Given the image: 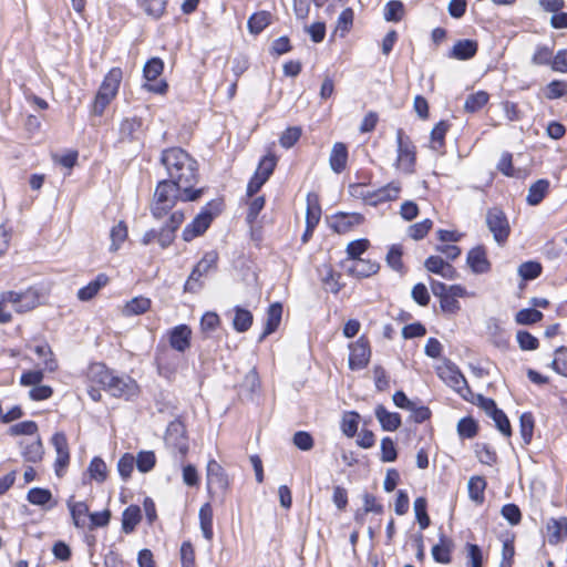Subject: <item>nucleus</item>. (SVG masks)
Segmentation results:
<instances>
[{"label":"nucleus","instance_id":"a878e982","mask_svg":"<svg viewBox=\"0 0 567 567\" xmlns=\"http://www.w3.org/2000/svg\"><path fill=\"white\" fill-rule=\"evenodd\" d=\"M375 417L384 431L393 432L401 425L400 414L389 412L383 405H378L375 408Z\"/></svg>","mask_w":567,"mask_h":567},{"label":"nucleus","instance_id":"9b49d317","mask_svg":"<svg viewBox=\"0 0 567 567\" xmlns=\"http://www.w3.org/2000/svg\"><path fill=\"white\" fill-rule=\"evenodd\" d=\"M349 350V368L351 370H361L368 365L371 350L369 341L364 337H360L355 342L351 343Z\"/></svg>","mask_w":567,"mask_h":567},{"label":"nucleus","instance_id":"603ef678","mask_svg":"<svg viewBox=\"0 0 567 567\" xmlns=\"http://www.w3.org/2000/svg\"><path fill=\"white\" fill-rule=\"evenodd\" d=\"M156 457L152 451H142L135 458L136 467L142 473H147L155 466Z\"/></svg>","mask_w":567,"mask_h":567},{"label":"nucleus","instance_id":"b1692460","mask_svg":"<svg viewBox=\"0 0 567 567\" xmlns=\"http://www.w3.org/2000/svg\"><path fill=\"white\" fill-rule=\"evenodd\" d=\"M478 44L476 41L470 39L460 40L453 45L449 56L456 60H468L476 54Z\"/></svg>","mask_w":567,"mask_h":567},{"label":"nucleus","instance_id":"4be33fe9","mask_svg":"<svg viewBox=\"0 0 567 567\" xmlns=\"http://www.w3.org/2000/svg\"><path fill=\"white\" fill-rule=\"evenodd\" d=\"M467 264L475 274H484L488 271L491 267L486 258V251L482 246L470 250L467 254Z\"/></svg>","mask_w":567,"mask_h":567},{"label":"nucleus","instance_id":"0e129e2a","mask_svg":"<svg viewBox=\"0 0 567 567\" xmlns=\"http://www.w3.org/2000/svg\"><path fill=\"white\" fill-rule=\"evenodd\" d=\"M432 220L426 218L420 223H416L409 227V235L415 239L420 240L425 237L429 230L432 228Z\"/></svg>","mask_w":567,"mask_h":567},{"label":"nucleus","instance_id":"58836bf2","mask_svg":"<svg viewBox=\"0 0 567 567\" xmlns=\"http://www.w3.org/2000/svg\"><path fill=\"white\" fill-rule=\"evenodd\" d=\"M405 8L402 1L391 0L384 6V20L388 22H399L403 19Z\"/></svg>","mask_w":567,"mask_h":567},{"label":"nucleus","instance_id":"338daca9","mask_svg":"<svg viewBox=\"0 0 567 567\" xmlns=\"http://www.w3.org/2000/svg\"><path fill=\"white\" fill-rule=\"evenodd\" d=\"M327 272L326 275L322 277V282L324 285V288L332 292V293H338L341 289V285L339 282V278H340V275H336L331 268L327 267L326 268Z\"/></svg>","mask_w":567,"mask_h":567},{"label":"nucleus","instance_id":"5701e85b","mask_svg":"<svg viewBox=\"0 0 567 567\" xmlns=\"http://www.w3.org/2000/svg\"><path fill=\"white\" fill-rule=\"evenodd\" d=\"M454 548L452 539L447 538L443 533L440 534L439 544L432 547V557L441 564L451 563V553Z\"/></svg>","mask_w":567,"mask_h":567},{"label":"nucleus","instance_id":"864d4df0","mask_svg":"<svg viewBox=\"0 0 567 567\" xmlns=\"http://www.w3.org/2000/svg\"><path fill=\"white\" fill-rule=\"evenodd\" d=\"M327 0H293V11L298 19L305 20L310 13V6L313 2L317 7L322 6Z\"/></svg>","mask_w":567,"mask_h":567},{"label":"nucleus","instance_id":"09e8293b","mask_svg":"<svg viewBox=\"0 0 567 567\" xmlns=\"http://www.w3.org/2000/svg\"><path fill=\"white\" fill-rule=\"evenodd\" d=\"M92 480L102 483L107 477V466L100 457H94L87 468Z\"/></svg>","mask_w":567,"mask_h":567},{"label":"nucleus","instance_id":"c9c22d12","mask_svg":"<svg viewBox=\"0 0 567 567\" xmlns=\"http://www.w3.org/2000/svg\"><path fill=\"white\" fill-rule=\"evenodd\" d=\"M141 509L136 505H131L122 514V529L124 533H132L141 520Z\"/></svg>","mask_w":567,"mask_h":567},{"label":"nucleus","instance_id":"8fccbe9b","mask_svg":"<svg viewBox=\"0 0 567 567\" xmlns=\"http://www.w3.org/2000/svg\"><path fill=\"white\" fill-rule=\"evenodd\" d=\"M543 317L544 316L539 310L534 309V308H526V309L519 310L515 315V321L518 324H533V323L540 321L543 319Z\"/></svg>","mask_w":567,"mask_h":567},{"label":"nucleus","instance_id":"f704fd0d","mask_svg":"<svg viewBox=\"0 0 567 567\" xmlns=\"http://www.w3.org/2000/svg\"><path fill=\"white\" fill-rule=\"evenodd\" d=\"M486 481L482 476H472L467 483L468 496L476 504H483L485 496Z\"/></svg>","mask_w":567,"mask_h":567},{"label":"nucleus","instance_id":"680f3d73","mask_svg":"<svg viewBox=\"0 0 567 567\" xmlns=\"http://www.w3.org/2000/svg\"><path fill=\"white\" fill-rule=\"evenodd\" d=\"M301 136V128L298 126L288 127L280 136V145L285 148L292 147Z\"/></svg>","mask_w":567,"mask_h":567},{"label":"nucleus","instance_id":"7ed1b4c3","mask_svg":"<svg viewBox=\"0 0 567 567\" xmlns=\"http://www.w3.org/2000/svg\"><path fill=\"white\" fill-rule=\"evenodd\" d=\"M184 197L182 188L174 182L161 181L156 186L151 204L152 215L157 219L162 218L175 206L177 200L187 202Z\"/></svg>","mask_w":567,"mask_h":567},{"label":"nucleus","instance_id":"2eb2a0df","mask_svg":"<svg viewBox=\"0 0 567 567\" xmlns=\"http://www.w3.org/2000/svg\"><path fill=\"white\" fill-rule=\"evenodd\" d=\"M213 218L214 215L207 209H204L202 213H199L194 218V220L183 230L184 240L189 241L195 237L204 234L213 221Z\"/></svg>","mask_w":567,"mask_h":567},{"label":"nucleus","instance_id":"6ab92c4d","mask_svg":"<svg viewBox=\"0 0 567 567\" xmlns=\"http://www.w3.org/2000/svg\"><path fill=\"white\" fill-rule=\"evenodd\" d=\"M401 185L398 182H391L388 185L373 190L370 195L369 205L377 206L381 203L394 200L399 197Z\"/></svg>","mask_w":567,"mask_h":567},{"label":"nucleus","instance_id":"bf43d9fd","mask_svg":"<svg viewBox=\"0 0 567 567\" xmlns=\"http://www.w3.org/2000/svg\"><path fill=\"white\" fill-rule=\"evenodd\" d=\"M135 466V457L125 453L117 462V471L123 480L130 478Z\"/></svg>","mask_w":567,"mask_h":567},{"label":"nucleus","instance_id":"ddd939ff","mask_svg":"<svg viewBox=\"0 0 567 567\" xmlns=\"http://www.w3.org/2000/svg\"><path fill=\"white\" fill-rule=\"evenodd\" d=\"M207 488L213 491H225L228 486V480L224 468L215 460H209L206 468Z\"/></svg>","mask_w":567,"mask_h":567},{"label":"nucleus","instance_id":"9d476101","mask_svg":"<svg viewBox=\"0 0 567 567\" xmlns=\"http://www.w3.org/2000/svg\"><path fill=\"white\" fill-rule=\"evenodd\" d=\"M164 63L159 58H152L146 62L143 69L144 78L147 83L144 84V89L148 92L163 94L167 90V83L165 81H159L157 83H152L157 79L158 75L163 72Z\"/></svg>","mask_w":567,"mask_h":567},{"label":"nucleus","instance_id":"c85d7f7f","mask_svg":"<svg viewBox=\"0 0 567 567\" xmlns=\"http://www.w3.org/2000/svg\"><path fill=\"white\" fill-rule=\"evenodd\" d=\"M547 534L549 544L556 545L561 542L563 538L567 535V518H551L547 523Z\"/></svg>","mask_w":567,"mask_h":567},{"label":"nucleus","instance_id":"f3484780","mask_svg":"<svg viewBox=\"0 0 567 567\" xmlns=\"http://www.w3.org/2000/svg\"><path fill=\"white\" fill-rule=\"evenodd\" d=\"M362 221L363 216L359 213H339L331 218L330 226L338 234H347Z\"/></svg>","mask_w":567,"mask_h":567},{"label":"nucleus","instance_id":"7c9ffc66","mask_svg":"<svg viewBox=\"0 0 567 567\" xmlns=\"http://www.w3.org/2000/svg\"><path fill=\"white\" fill-rule=\"evenodd\" d=\"M152 301L150 298L138 296L125 303L122 313L126 317L143 315L151 308Z\"/></svg>","mask_w":567,"mask_h":567},{"label":"nucleus","instance_id":"dca6fc26","mask_svg":"<svg viewBox=\"0 0 567 567\" xmlns=\"http://www.w3.org/2000/svg\"><path fill=\"white\" fill-rule=\"evenodd\" d=\"M485 326L488 341L498 349H506L508 347L509 337L502 327L501 321L492 317L486 320Z\"/></svg>","mask_w":567,"mask_h":567},{"label":"nucleus","instance_id":"052dcab7","mask_svg":"<svg viewBox=\"0 0 567 567\" xmlns=\"http://www.w3.org/2000/svg\"><path fill=\"white\" fill-rule=\"evenodd\" d=\"M352 23L353 10L351 8H347L338 17L336 32L340 31V35L343 37L350 30Z\"/></svg>","mask_w":567,"mask_h":567},{"label":"nucleus","instance_id":"bb28decb","mask_svg":"<svg viewBox=\"0 0 567 567\" xmlns=\"http://www.w3.org/2000/svg\"><path fill=\"white\" fill-rule=\"evenodd\" d=\"M107 282L109 277L105 274H99L94 280L90 281L78 291V298L81 301H90L103 287L107 285Z\"/></svg>","mask_w":567,"mask_h":567},{"label":"nucleus","instance_id":"4c0bfd02","mask_svg":"<svg viewBox=\"0 0 567 567\" xmlns=\"http://www.w3.org/2000/svg\"><path fill=\"white\" fill-rule=\"evenodd\" d=\"M235 317L233 319L234 329L238 332L247 331L252 324V315L249 310L239 306L235 307Z\"/></svg>","mask_w":567,"mask_h":567},{"label":"nucleus","instance_id":"79ce46f5","mask_svg":"<svg viewBox=\"0 0 567 567\" xmlns=\"http://www.w3.org/2000/svg\"><path fill=\"white\" fill-rule=\"evenodd\" d=\"M276 165L277 157L274 154H268L260 159L255 175L266 183L271 176Z\"/></svg>","mask_w":567,"mask_h":567},{"label":"nucleus","instance_id":"473e14b6","mask_svg":"<svg viewBox=\"0 0 567 567\" xmlns=\"http://www.w3.org/2000/svg\"><path fill=\"white\" fill-rule=\"evenodd\" d=\"M27 499L32 505L52 508L55 503L52 502V493L47 488L33 487L27 494Z\"/></svg>","mask_w":567,"mask_h":567},{"label":"nucleus","instance_id":"c03bdc74","mask_svg":"<svg viewBox=\"0 0 567 567\" xmlns=\"http://www.w3.org/2000/svg\"><path fill=\"white\" fill-rule=\"evenodd\" d=\"M111 251H117L121 245L126 240L127 238V226L124 221H118L115 226L111 229Z\"/></svg>","mask_w":567,"mask_h":567},{"label":"nucleus","instance_id":"a18cd8bd","mask_svg":"<svg viewBox=\"0 0 567 567\" xmlns=\"http://www.w3.org/2000/svg\"><path fill=\"white\" fill-rule=\"evenodd\" d=\"M34 352L37 353V355L39 358L43 359V365L48 371L52 372V371L56 370L58 362L53 358V353H52V350L49 344L43 343V344L35 346Z\"/></svg>","mask_w":567,"mask_h":567},{"label":"nucleus","instance_id":"4468645a","mask_svg":"<svg viewBox=\"0 0 567 567\" xmlns=\"http://www.w3.org/2000/svg\"><path fill=\"white\" fill-rule=\"evenodd\" d=\"M159 375L166 379L172 378L178 369L179 358L168 349L157 350L155 357Z\"/></svg>","mask_w":567,"mask_h":567},{"label":"nucleus","instance_id":"c756f323","mask_svg":"<svg viewBox=\"0 0 567 567\" xmlns=\"http://www.w3.org/2000/svg\"><path fill=\"white\" fill-rule=\"evenodd\" d=\"M198 516H199V525H200V530L203 533V536L206 540L210 542L214 537V532H213L214 513H213L212 505L209 503H205L199 508Z\"/></svg>","mask_w":567,"mask_h":567},{"label":"nucleus","instance_id":"de8ad7c7","mask_svg":"<svg viewBox=\"0 0 567 567\" xmlns=\"http://www.w3.org/2000/svg\"><path fill=\"white\" fill-rule=\"evenodd\" d=\"M449 130V124L445 121L439 122L431 132V147L434 151H440L444 146L445 134Z\"/></svg>","mask_w":567,"mask_h":567},{"label":"nucleus","instance_id":"f8f14e48","mask_svg":"<svg viewBox=\"0 0 567 567\" xmlns=\"http://www.w3.org/2000/svg\"><path fill=\"white\" fill-rule=\"evenodd\" d=\"M165 443L173 451H177L182 456L188 452V441L185 435V429L181 423H171L165 435Z\"/></svg>","mask_w":567,"mask_h":567},{"label":"nucleus","instance_id":"a211bd4d","mask_svg":"<svg viewBox=\"0 0 567 567\" xmlns=\"http://www.w3.org/2000/svg\"><path fill=\"white\" fill-rule=\"evenodd\" d=\"M190 337L192 330L188 326H176L169 331V344L174 350L183 353L190 347Z\"/></svg>","mask_w":567,"mask_h":567},{"label":"nucleus","instance_id":"4d7b16f0","mask_svg":"<svg viewBox=\"0 0 567 567\" xmlns=\"http://www.w3.org/2000/svg\"><path fill=\"white\" fill-rule=\"evenodd\" d=\"M542 272V265L536 261L523 262L518 268L519 276L525 280H533Z\"/></svg>","mask_w":567,"mask_h":567},{"label":"nucleus","instance_id":"69168bd1","mask_svg":"<svg viewBox=\"0 0 567 567\" xmlns=\"http://www.w3.org/2000/svg\"><path fill=\"white\" fill-rule=\"evenodd\" d=\"M501 514L511 525H517L522 519L519 507L512 503L504 505L501 509Z\"/></svg>","mask_w":567,"mask_h":567},{"label":"nucleus","instance_id":"ea45409f","mask_svg":"<svg viewBox=\"0 0 567 567\" xmlns=\"http://www.w3.org/2000/svg\"><path fill=\"white\" fill-rule=\"evenodd\" d=\"M270 21L271 14L267 11L254 13L248 19V30L252 34H259L265 28H267L270 24Z\"/></svg>","mask_w":567,"mask_h":567},{"label":"nucleus","instance_id":"e433bc0d","mask_svg":"<svg viewBox=\"0 0 567 567\" xmlns=\"http://www.w3.org/2000/svg\"><path fill=\"white\" fill-rule=\"evenodd\" d=\"M548 188L549 182L547 179H538L528 189L527 203L532 206L538 205L544 199Z\"/></svg>","mask_w":567,"mask_h":567},{"label":"nucleus","instance_id":"cd10ccee","mask_svg":"<svg viewBox=\"0 0 567 567\" xmlns=\"http://www.w3.org/2000/svg\"><path fill=\"white\" fill-rule=\"evenodd\" d=\"M282 316V306L279 302L270 305L267 311V319L264 332L259 337V341H262L267 336L272 333L279 326Z\"/></svg>","mask_w":567,"mask_h":567},{"label":"nucleus","instance_id":"37998d69","mask_svg":"<svg viewBox=\"0 0 567 567\" xmlns=\"http://www.w3.org/2000/svg\"><path fill=\"white\" fill-rule=\"evenodd\" d=\"M22 455L25 461L31 463H37L41 461L43 456V447L40 440H32L30 442H25L22 447Z\"/></svg>","mask_w":567,"mask_h":567},{"label":"nucleus","instance_id":"6e6d98bb","mask_svg":"<svg viewBox=\"0 0 567 567\" xmlns=\"http://www.w3.org/2000/svg\"><path fill=\"white\" fill-rule=\"evenodd\" d=\"M402 248L398 245L391 246L386 254V264L395 271L403 272Z\"/></svg>","mask_w":567,"mask_h":567},{"label":"nucleus","instance_id":"aec40b11","mask_svg":"<svg viewBox=\"0 0 567 567\" xmlns=\"http://www.w3.org/2000/svg\"><path fill=\"white\" fill-rule=\"evenodd\" d=\"M52 444L56 452L55 466L56 473L60 475L59 468H63L69 464L70 452L69 444L64 433L59 432L52 436Z\"/></svg>","mask_w":567,"mask_h":567},{"label":"nucleus","instance_id":"f03ea898","mask_svg":"<svg viewBox=\"0 0 567 567\" xmlns=\"http://www.w3.org/2000/svg\"><path fill=\"white\" fill-rule=\"evenodd\" d=\"M87 378L92 383L101 385L115 398L131 399L138 392V385L128 375H114L104 364L95 363L89 368Z\"/></svg>","mask_w":567,"mask_h":567},{"label":"nucleus","instance_id":"72a5a7b5","mask_svg":"<svg viewBox=\"0 0 567 567\" xmlns=\"http://www.w3.org/2000/svg\"><path fill=\"white\" fill-rule=\"evenodd\" d=\"M321 217V208L317 202V198L309 194L307 196V214H306V224L307 230L313 231L315 227L318 225Z\"/></svg>","mask_w":567,"mask_h":567},{"label":"nucleus","instance_id":"a19ab883","mask_svg":"<svg viewBox=\"0 0 567 567\" xmlns=\"http://www.w3.org/2000/svg\"><path fill=\"white\" fill-rule=\"evenodd\" d=\"M489 95L485 91H477L476 93L470 94L464 103V110L468 113H475L487 104Z\"/></svg>","mask_w":567,"mask_h":567},{"label":"nucleus","instance_id":"20e7f679","mask_svg":"<svg viewBox=\"0 0 567 567\" xmlns=\"http://www.w3.org/2000/svg\"><path fill=\"white\" fill-rule=\"evenodd\" d=\"M122 75L123 73L120 68H113L104 76L93 102V114L102 115L106 106L116 96Z\"/></svg>","mask_w":567,"mask_h":567},{"label":"nucleus","instance_id":"774afa93","mask_svg":"<svg viewBox=\"0 0 567 567\" xmlns=\"http://www.w3.org/2000/svg\"><path fill=\"white\" fill-rule=\"evenodd\" d=\"M182 567H195V551L189 542H184L181 546Z\"/></svg>","mask_w":567,"mask_h":567},{"label":"nucleus","instance_id":"393cba45","mask_svg":"<svg viewBox=\"0 0 567 567\" xmlns=\"http://www.w3.org/2000/svg\"><path fill=\"white\" fill-rule=\"evenodd\" d=\"M348 162V150L347 146L341 143H334L330 153L329 157V164L331 169L340 174L342 171H344Z\"/></svg>","mask_w":567,"mask_h":567},{"label":"nucleus","instance_id":"49530a36","mask_svg":"<svg viewBox=\"0 0 567 567\" xmlns=\"http://www.w3.org/2000/svg\"><path fill=\"white\" fill-rule=\"evenodd\" d=\"M519 433L524 444H529L534 433V417L532 413H523L519 417Z\"/></svg>","mask_w":567,"mask_h":567},{"label":"nucleus","instance_id":"1a4fd4ad","mask_svg":"<svg viewBox=\"0 0 567 567\" xmlns=\"http://www.w3.org/2000/svg\"><path fill=\"white\" fill-rule=\"evenodd\" d=\"M2 298L4 301H9L19 313L30 311L40 303V296L34 289L23 292L7 291L2 293Z\"/></svg>","mask_w":567,"mask_h":567},{"label":"nucleus","instance_id":"0eeeda50","mask_svg":"<svg viewBox=\"0 0 567 567\" xmlns=\"http://www.w3.org/2000/svg\"><path fill=\"white\" fill-rule=\"evenodd\" d=\"M486 225L497 244L502 245L507 240L511 227L503 210L498 208L488 209L486 214Z\"/></svg>","mask_w":567,"mask_h":567},{"label":"nucleus","instance_id":"f257e3e1","mask_svg":"<svg viewBox=\"0 0 567 567\" xmlns=\"http://www.w3.org/2000/svg\"><path fill=\"white\" fill-rule=\"evenodd\" d=\"M161 162L168 174V181L182 188L186 200H197L203 195V188H194L198 181V164L187 152L179 147L165 150Z\"/></svg>","mask_w":567,"mask_h":567},{"label":"nucleus","instance_id":"5fc2aeb1","mask_svg":"<svg viewBox=\"0 0 567 567\" xmlns=\"http://www.w3.org/2000/svg\"><path fill=\"white\" fill-rule=\"evenodd\" d=\"M414 512L417 523L421 529H425L430 525V517L426 513V499L424 497H417L414 501Z\"/></svg>","mask_w":567,"mask_h":567},{"label":"nucleus","instance_id":"e2e57ef3","mask_svg":"<svg viewBox=\"0 0 567 567\" xmlns=\"http://www.w3.org/2000/svg\"><path fill=\"white\" fill-rule=\"evenodd\" d=\"M359 423V414L355 412L347 413L342 420V432L348 436L352 437L357 433Z\"/></svg>","mask_w":567,"mask_h":567},{"label":"nucleus","instance_id":"13d9d810","mask_svg":"<svg viewBox=\"0 0 567 567\" xmlns=\"http://www.w3.org/2000/svg\"><path fill=\"white\" fill-rule=\"evenodd\" d=\"M457 433L461 437L472 439L477 433V423L472 417H463L457 423Z\"/></svg>","mask_w":567,"mask_h":567},{"label":"nucleus","instance_id":"412c9836","mask_svg":"<svg viewBox=\"0 0 567 567\" xmlns=\"http://www.w3.org/2000/svg\"><path fill=\"white\" fill-rule=\"evenodd\" d=\"M379 269L380 265L377 261L359 258L354 261H351V265L347 268V271L353 277L367 278L375 275Z\"/></svg>","mask_w":567,"mask_h":567},{"label":"nucleus","instance_id":"39448f33","mask_svg":"<svg viewBox=\"0 0 567 567\" xmlns=\"http://www.w3.org/2000/svg\"><path fill=\"white\" fill-rule=\"evenodd\" d=\"M415 163L416 147L404 131L399 128L396 131V159L394 165L401 173L410 175L414 173Z\"/></svg>","mask_w":567,"mask_h":567},{"label":"nucleus","instance_id":"6e6552de","mask_svg":"<svg viewBox=\"0 0 567 567\" xmlns=\"http://www.w3.org/2000/svg\"><path fill=\"white\" fill-rule=\"evenodd\" d=\"M217 256L214 252L206 254L194 267L185 282V291L196 292L202 288L200 278L207 275L215 266Z\"/></svg>","mask_w":567,"mask_h":567},{"label":"nucleus","instance_id":"2f4dec72","mask_svg":"<svg viewBox=\"0 0 567 567\" xmlns=\"http://www.w3.org/2000/svg\"><path fill=\"white\" fill-rule=\"evenodd\" d=\"M66 504L70 509L73 524L76 527H84L86 524V517H90L89 506L84 502H74L73 497L68 499Z\"/></svg>","mask_w":567,"mask_h":567},{"label":"nucleus","instance_id":"423d86ee","mask_svg":"<svg viewBox=\"0 0 567 567\" xmlns=\"http://www.w3.org/2000/svg\"><path fill=\"white\" fill-rule=\"evenodd\" d=\"M437 375L464 400L472 401L474 398L465 377L452 362L446 361L437 367Z\"/></svg>","mask_w":567,"mask_h":567},{"label":"nucleus","instance_id":"3c124183","mask_svg":"<svg viewBox=\"0 0 567 567\" xmlns=\"http://www.w3.org/2000/svg\"><path fill=\"white\" fill-rule=\"evenodd\" d=\"M369 246L370 241L365 238L350 241L346 249L349 260L354 261L359 259L360 256L367 251Z\"/></svg>","mask_w":567,"mask_h":567}]
</instances>
